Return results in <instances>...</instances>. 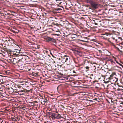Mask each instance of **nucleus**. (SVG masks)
I'll return each instance as SVG.
<instances>
[{"label": "nucleus", "instance_id": "f8f14e48", "mask_svg": "<svg viewBox=\"0 0 123 123\" xmlns=\"http://www.w3.org/2000/svg\"><path fill=\"white\" fill-rule=\"evenodd\" d=\"M66 8H68L71 7V5H72V3L70 1L68 0L66 1Z\"/></svg>", "mask_w": 123, "mask_h": 123}, {"label": "nucleus", "instance_id": "864d4df0", "mask_svg": "<svg viewBox=\"0 0 123 123\" xmlns=\"http://www.w3.org/2000/svg\"><path fill=\"white\" fill-rule=\"evenodd\" d=\"M24 85V84H22L21 85Z\"/></svg>", "mask_w": 123, "mask_h": 123}, {"label": "nucleus", "instance_id": "3c124183", "mask_svg": "<svg viewBox=\"0 0 123 123\" xmlns=\"http://www.w3.org/2000/svg\"><path fill=\"white\" fill-rule=\"evenodd\" d=\"M15 120H14V121H17V120L16 119H14Z\"/></svg>", "mask_w": 123, "mask_h": 123}, {"label": "nucleus", "instance_id": "423d86ee", "mask_svg": "<svg viewBox=\"0 0 123 123\" xmlns=\"http://www.w3.org/2000/svg\"><path fill=\"white\" fill-rule=\"evenodd\" d=\"M56 60L58 65H62L64 64L63 61L62 56L59 58H56L55 59Z\"/></svg>", "mask_w": 123, "mask_h": 123}, {"label": "nucleus", "instance_id": "7c9ffc66", "mask_svg": "<svg viewBox=\"0 0 123 123\" xmlns=\"http://www.w3.org/2000/svg\"><path fill=\"white\" fill-rule=\"evenodd\" d=\"M121 98L123 99V93L121 94Z\"/></svg>", "mask_w": 123, "mask_h": 123}, {"label": "nucleus", "instance_id": "ddd939ff", "mask_svg": "<svg viewBox=\"0 0 123 123\" xmlns=\"http://www.w3.org/2000/svg\"><path fill=\"white\" fill-rule=\"evenodd\" d=\"M116 11L113 9H111L110 10H109V13L112 16L115 15H116Z\"/></svg>", "mask_w": 123, "mask_h": 123}, {"label": "nucleus", "instance_id": "6e6552de", "mask_svg": "<svg viewBox=\"0 0 123 123\" xmlns=\"http://www.w3.org/2000/svg\"><path fill=\"white\" fill-rule=\"evenodd\" d=\"M113 74H112L111 75H110V77L106 79L105 78V82L106 83H107L109 82L110 80H111L113 78Z\"/></svg>", "mask_w": 123, "mask_h": 123}, {"label": "nucleus", "instance_id": "6e6d98bb", "mask_svg": "<svg viewBox=\"0 0 123 123\" xmlns=\"http://www.w3.org/2000/svg\"><path fill=\"white\" fill-rule=\"evenodd\" d=\"M95 100H97V99L95 98Z\"/></svg>", "mask_w": 123, "mask_h": 123}, {"label": "nucleus", "instance_id": "f3484780", "mask_svg": "<svg viewBox=\"0 0 123 123\" xmlns=\"http://www.w3.org/2000/svg\"><path fill=\"white\" fill-rule=\"evenodd\" d=\"M25 64V63L21 60H19L17 64L18 66L22 67Z\"/></svg>", "mask_w": 123, "mask_h": 123}, {"label": "nucleus", "instance_id": "e433bc0d", "mask_svg": "<svg viewBox=\"0 0 123 123\" xmlns=\"http://www.w3.org/2000/svg\"><path fill=\"white\" fill-rule=\"evenodd\" d=\"M64 69H65V71H67V70H69V68H65Z\"/></svg>", "mask_w": 123, "mask_h": 123}, {"label": "nucleus", "instance_id": "9b49d317", "mask_svg": "<svg viewBox=\"0 0 123 123\" xmlns=\"http://www.w3.org/2000/svg\"><path fill=\"white\" fill-rule=\"evenodd\" d=\"M66 1L65 0H62L61 3H60V5L59 6L63 8V7H65L66 8Z\"/></svg>", "mask_w": 123, "mask_h": 123}, {"label": "nucleus", "instance_id": "13d9d810", "mask_svg": "<svg viewBox=\"0 0 123 123\" xmlns=\"http://www.w3.org/2000/svg\"><path fill=\"white\" fill-rule=\"evenodd\" d=\"M8 89H10V88H8Z\"/></svg>", "mask_w": 123, "mask_h": 123}, {"label": "nucleus", "instance_id": "de8ad7c7", "mask_svg": "<svg viewBox=\"0 0 123 123\" xmlns=\"http://www.w3.org/2000/svg\"><path fill=\"white\" fill-rule=\"evenodd\" d=\"M99 52H102V51L101 50H99Z\"/></svg>", "mask_w": 123, "mask_h": 123}, {"label": "nucleus", "instance_id": "9d476101", "mask_svg": "<svg viewBox=\"0 0 123 123\" xmlns=\"http://www.w3.org/2000/svg\"><path fill=\"white\" fill-rule=\"evenodd\" d=\"M47 115L49 117L52 118H55L57 117L56 114L54 113L50 112L48 113Z\"/></svg>", "mask_w": 123, "mask_h": 123}, {"label": "nucleus", "instance_id": "4d7b16f0", "mask_svg": "<svg viewBox=\"0 0 123 123\" xmlns=\"http://www.w3.org/2000/svg\"><path fill=\"white\" fill-rule=\"evenodd\" d=\"M54 62H55V61H54Z\"/></svg>", "mask_w": 123, "mask_h": 123}, {"label": "nucleus", "instance_id": "cd10ccee", "mask_svg": "<svg viewBox=\"0 0 123 123\" xmlns=\"http://www.w3.org/2000/svg\"><path fill=\"white\" fill-rule=\"evenodd\" d=\"M17 87L19 88H21L22 87V86H21L19 85H17Z\"/></svg>", "mask_w": 123, "mask_h": 123}, {"label": "nucleus", "instance_id": "603ef678", "mask_svg": "<svg viewBox=\"0 0 123 123\" xmlns=\"http://www.w3.org/2000/svg\"><path fill=\"white\" fill-rule=\"evenodd\" d=\"M36 0H32L34 1H35Z\"/></svg>", "mask_w": 123, "mask_h": 123}, {"label": "nucleus", "instance_id": "bb28decb", "mask_svg": "<svg viewBox=\"0 0 123 123\" xmlns=\"http://www.w3.org/2000/svg\"><path fill=\"white\" fill-rule=\"evenodd\" d=\"M55 9L56 10H62V9L60 8H55Z\"/></svg>", "mask_w": 123, "mask_h": 123}, {"label": "nucleus", "instance_id": "2f4dec72", "mask_svg": "<svg viewBox=\"0 0 123 123\" xmlns=\"http://www.w3.org/2000/svg\"><path fill=\"white\" fill-rule=\"evenodd\" d=\"M95 73H96V74L97 73H98V70H97L96 71L95 70L94 71Z\"/></svg>", "mask_w": 123, "mask_h": 123}, {"label": "nucleus", "instance_id": "ea45409f", "mask_svg": "<svg viewBox=\"0 0 123 123\" xmlns=\"http://www.w3.org/2000/svg\"><path fill=\"white\" fill-rule=\"evenodd\" d=\"M117 85L118 86H119V87H121V86H120L119 85V84L118 83H117Z\"/></svg>", "mask_w": 123, "mask_h": 123}, {"label": "nucleus", "instance_id": "bf43d9fd", "mask_svg": "<svg viewBox=\"0 0 123 123\" xmlns=\"http://www.w3.org/2000/svg\"><path fill=\"white\" fill-rule=\"evenodd\" d=\"M117 67H118L117 66Z\"/></svg>", "mask_w": 123, "mask_h": 123}, {"label": "nucleus", "instance_id": "393cba45", "mask_svg": "<svg viewBox=\"0 0 123 123\" xmlns=\"http://www.w3.org/2000/svg\"><path fill=\"white\" fill-rule=\"evenodd\" d=\"M11 43H14V40H13L12 39H9L8 40Z\"/></svg>", "mask_w": 123, "mask_h": 123}, {"label": "nucleus", "instance_id": "680f3d73", "mask_svg": "<svg viewBox=\"0 0 123 123\" xmlns=\"http://www.w3.org/2000/svg\"><path fill=\"white\" fill-rule=\"evenodd\" d=\"M117 67H118L117 66Z\"/></svg>", "mask_w": 123, "mask_h": 123}, {"label": "nucleus", "instance_id": "412c9836", "mask_svg": "<svg viewBox=\"0 0 123 123\" xmlns=\"http://www.w3.org/2000/svg\"><path fill=\"white\" fill-rule=\"evenodd\" d=\"M30 91L29 90H26L25 89H24L23 90H20L19 91H18L19 92H29Z\"/></svg>", "mask_w": 123, "mask_h": 123}, {"label": "nucleus", "instance_id": "c03bdc74", "mask_svg": "<svg viewBox=\"0 0 123 123\" xmlns=\"http://www.w3.org/2000/svg\"><path fill=\"white\" fill-rule=\"evenodd\" d=\"M73 73H76V72H75V71H73Z\"/></svg>", "mask_w": 123, "mask_h": 123}, {"label": "nucleus", "instance_id": "dca6fc26", "mask_svg": "<svg viewBox=\"0 0 123 123\" xmlns=\"http://www.w3.org/2000/svg\"><path fill=\"white\" fill-rule=\"evenodd\" d=\"M20 52V51L18 49H15V50L13 51V54L14 56H18L19 55V53Z\"/></svg>", "mask_w": 123, "mask_h": 123}, {"label": "nucleus", "instance_id": "b1692460", "mask_svg": "<svg viewBox=\"0 0 123 123\" xmlns=\"http://www.w3.org/2000/svg\"><path fill=\"white\" fill-rule=\"evenodd\" d=\"M108 61L109 62H111V63L113 64L115 63L111 59H109L108 60Z\"/></svg>", "mask_w": 123, "mask_h": 123}, {"label": "nucleus", "instance_id": "0eeeda50", "mask_svg": "<svg viewBox=\"0 0 123 123\" xmlns=\"http://www.w3.org/2000/svg\"><path fill=\"white\" fill-rule=\"evenodd\" d=\"M60 25L64 27H67L68 25V22L67 21H61L60 22Z\"/></svg>", "mask_w": 123, "mask_h": 123}, {"label": "nucleus", "instance_id": "4468645a", "mask_svg": "<svg viewBox=\"0 0 123 123\" xmlns=\"http://www.w3.org/2000/svg\"><path fill=\"white\" fill-rule=\"evenodd\" d=\"M47 42H55V40L54 39L49 37H48L47 39Z\"/></svg>", "mask_w": 123, "mask_h": 123}, {"label": "nucleus", "instance_id": "39448f33", "mask_svg": "<svg viewBox=\"0 0 123 123\" xmlns=\"http://www.w3.org/2000/svg\"><path fill=\"white\" fill-rule=\"evenodd\" d=\"M18 58L16 57L15 58H11L9 59V62H12L13 64L16 65H17L18 62L19 61L18 60Z\"/></svg>", "mask_w": 123, "mask_h": 123}, {"label": "nucleus", "instance_id": "c85d7f7f", "mask_svg": "<svg viewBox=\"0 0 123 123\" xmlns=\"http://www.w3.org/2000/svg\"><path fill=\"white\" fill-rule=\"evenodd\" d=\"M117 49L120 52H122V53H123V52L122 51H121L119 49V48L117 47Z\"/></svg>", "mask_w": 123, "mask_h": 123}, {"label": "nucleus", "instance_id": "f257e3e1", "mask_svg": "<svg viewBox=\"0 0 123 123\" xmlns=\"http://www.w3.org/2000/svg\"><path fill=\"white\" fill-rule=\"evenodd\" d=\"M12 12L10 10L4 11L3 13H1V16H3L6 19H9L14 16L12 14Z\"/></svg>", "mask_w": 123, "mask_h": 123}, {"label": "nucleus", "instance_id": "052dcab7", "mask_svg": "<svg viewBox=\"0 0 123 123\" xmlns=\"http://www.w3.org/2000/svg\"><path fill=\"white\" fill-rule=\"evenodd\" d=\"M117 67H118L117 66Z\"/></svg>", "mask_w": 123, "mask_h": 123}, {"label": "nucleus", "instance_id": "a18cd8bd", "mask_svg": "<svg viewBox=\"0 0 123 123\" xmlns=\"http://www.w3.org/2000/svg\"><path fill=\"white\" fill-rule=\"evenodd\" d=\"M2 13L1 12V10L0 9V14L1 15V13Z\"/></svg>", "mask_w": 123, "mask_h": 123}, {"label": "nucleus", "instance_id": "4be33fe9", "mask_svg": "<svg viewBox=\"0 0 123 123\" xmlns=\"http://www.w3.org/2000/svg\"><path fill=\"white\" fill-rule=\"evenodd\" d=\"M122 40V38L120 37L117 38L115 39V41L117 42H119L120 41H121Z\"/></svg>", "mask_w": 123, "mask_h": 123}, {"label": "nucleus", "instance_id": "7ed1b4c3", "mask_svg": "<svg viewBox=\"0 0 123 123\" xmlns=\"http://www.w3.org/2000/svg\"><path fill=\"white\" fill-rule=\"evenodd\" d=\"M65 88V85L64 84H61L58 86L57 88L58 92L59 93H62L63 92L64 89Z\"/></svg>", "mask_w": 123, "mask_h": 123}, {"label": "nucleus", "instance_id": "37998d69", "mask_svg": "<svg viewBox=\"0 0 123 123\" xmlns=\"http://www.w3.org/2000/svg\"><path fill=\"white\" fill-rule=\"evenodd\" d=\"M95 40L94 39H93L91 40V41H94Z\"/></svg>", "mask_w": 123, "mask_h": 123}, {"label": "nucleus", "instance_id": "473e14b6", "mask_svg": "<svg viewBox=\"0 0 123 123\" xmlns=\"http://www.w3.org/2000/svg\"><path fill=\"white\" fill-rule=\"evenodd\" d=\"M98 82V81L96 80L94 81L93 82V84H94L95 82L97 83Z\"/></svg>", "mask_w": 123, "mask_h": 123}, {"label": "nucleus", "instance_id": "a19ab883", "mask_svg": "<svg viewBox=\"0 0 123 123\" xmlns=\"http://www.w3.org/2000/svg\"><path fill=\"white\" fill-rule=\"evenodd\" d=\"M112 39L113 40H115V39H115V37H112Z\"/></svg>", "mask_w": 123, "mask_h": 123}, {"label": "nucleus", "instance_id": "c756f323", "mask_svg": "<svg viewBox=\"0 0 123 123\" xmlns=\"http://www.w3.org/2000/svg\"><path fill=\"white\" fill-rule=\"evenodd\" d=\"M47 99H45L44 100V101H43V102H44V103H45L47 102Z\"/></svg>", "mask_w": 123, "mask_h": 123}, {"label": "nucleus", "instance_id": "5701e85b", "mask_svg": "<svg viewBox=\"0 0 123 123\" xmlns=\"http://www.w3.org/2000/svg\"><path fill=\"white\" fill-rule=\"evenodd\" d=\"M56 1L57 3H58V4H57V5L58 6H59L60 5V3H61V2L62 1L58 0H56Z\"/></svg>", "mask_w": 123, "mask_h": 123}, {"label": "nucleus", "instance_id": "20e7f679", "mask_svg": "<svg viewBox=\"0 0 123 123\" xmlns=\"http://www.w3.org/2000/svg\"><path fill=\"white\" fill-rule=\"evenodd\" d=\"M62 57L64 63L65 62L68 65L70 64V58L68 56L65 55L63 56H62Z\"/></svg>", "mask_w": 123, "mask_h": 123}, {"label": "nucleus", "instance_id": "09e8293b", "mask_svg": "<svg viewBox=\"0 0 123 123\" xmlns=\"http://www.w3.org/2000/svg\"><path fill=\"white\" fill-rule=\"evenodd\" d=\"M94 16H95L97 17V16L96 15H95V14L94 15Z\"/></svg>", "mask_w": 123, "mask_h": 123}, {"label": "nucleus", "instance_id": "79ce46f5", "mask_svg": "<svg viewBox=\"0 0 123 123\" xmlns=\"http://www.w3.org/2000/svg\"><path fill=\"white\" fill-rule=\"evenodd\" d=\"M35 72H33L32 73V74L33 75H35Z\"/></svg>", "mask_w": 123, "mask_h": 123}, {"label": "nucleus", "instance_id": "a878e982", "mask_svg": "<svg viewBox=\"0 0 123 123\" xmlns=\"http://www.w3.org/2000/svg\"><path fill=\"white\" fill-rule=\"evenodd\" d=\"M86 70V71L87 72L89 70L90 67L88 66H86L85 67Z\"/></svg>", "mask_w": 123, "mask_h": 123}, {"label": "nucleus", "instance_id": "49530a36", "mask_svg": "<svg viewBox=\"0 0 123 123\" xmlns=\"http://www.w3.org/2000/svg\"><path fill=\"white\" fill-rule=\"evenodd\" d=\"M50 54L52 55V56L54 57V56H53V55L52 54V53H51V52L50 53Z\"/></svg>", "mask_w": 123, "mask_h": 123}, {"label": "nucleus", "instance_id": "72a5a7b5", "mask_svg": "<svg viewBox=\"0 0 123 123\" xmlns=\"http://www.w3.org/2000/svg\"><path fill=\"white\" fill-rule=\"evenodd\" d=\"M74 36H76V35L75 34L73 35H72V36H71L72 38H75V37H74Z\"/></svg>", "mask_w": 123, "mask_h": 123}, {"label": "nucleus", "instance_id": "1a4fd4ad", "mask_svg": "<svg viewBox=\"0 0 123 123\" xmlns=\"http://www.w3.org/2000/svg\"><path fill=\"white\" fill-rule=\"evenodd\" d=\"M29 57L26 55H24L23 56V57L22 58L21 60L22 61L23 63L25 64L27 62L28 59H29Z\"/></svg>", "mask_w": 123, "mask_h": 123}, {"label": "nucleus", "instance_id": "aec40b11", "mask_svg": "<svg viewBox=\"0 0 123 123\" xmlns=\"http://www.w3.org/2000/svg\"><path fill=\"white\" fill-rule=\"evenodd\" d=\"M94 20H93V21L94 22V23L96 25H98V21L97 19H94Z\"/></svg>", "mask_w": 123, "mask_h": 123}, {"label": "nucleus", "instance_id": "5fc2aeb1", "mask_svg": "<svg viewBox=\"0 0 123 123\" xmlns=\"http://www.w3.org/2000/svg\"><path fill=\"white\" fill-rule=\"evenodd\" d=\"M121 104H123V103L122 102V103Z\"/></svg>", "mask_w": 123, "mask_h": 123}, {"label": "nucleus", "instance_id": "f03ea898", "mask_svg": "<svg viewBox=\"0 0 123 123\" xmlns=\"http://www.w3.org/2000/svg\"><path fill=\"white\" fill-rule=\"evenodd\" d=\"M91 6L90 8L93 10H94L97 8L98 7V3L92 0H90L89 1Z\"/></svg>", "mask_w": 123, "mask_h": 123}, {"label": "nucleus", "instance_id": "a211bd4d", "mask_svg": "<svg viewBox=\"0 0 123 123\" xmlns=\"http://www.w3.org/2000/svg\"><path fill=\"white\" fill-rule=\"evenodd\" d=\"M75 53L77 54L80 56L82 55V53L81 52L80 50H75L74 51Z\"/></svg>", "mask_w": 123, "mask_h": 123}, {"label": "nucleus", "instance_id": "2eb2a0df", "mask_svg": "<svg viewBox=\"0 0 123 123\" xmlns=\"http://www.w3.org/2000/svg\"><path fill=\"white\" fill-rule=\"evenodd\" d=\"M108 86H109L108 88L112 92H114L116 90V88L115 87H114L113 86H112L111 85H110L109 86H107V87Z\"/></svg>", "mask_w": 123, "mask_h": 123}, {"label": "nucleus", "instance_id": "f704fd0d", "mask_svg": "<svg viewBox=\"0 0 123 123\" xmlns=\"http://www.w3.org/2000/svg\"><path fill=\"white\" fill-rule=\"evenodd\" d=\"M79 40L80 41H82V42H86V41H84V40Z\"/></svg>", "mask_w": 123, "mask_h": 123}, {"label": "nucleus", "instance_id": "8fccbe9b", "mask_svg": "<svg viewBox=\"0 0 123 123\" xmlns=\"http://www.w3.org/2000/svg\"><path fill=\"white\" fill-rule=\"evenodd\" d=\"M116 62L117 63H118V64L119 63L117 61Z\"/></svg>", "mask_w": 123, "mask_h": 123}, {"label": "nucleus", "instance_id": "4c0bfd02", "mask_svg": "<svg viewBox=\"0 0 123 123\" xmlns=\"http://www.w3.org/2000/svg\"><path fill=\"white\" fill-rule=\"evenodd\" d=\"M118 64H119L120 65V66H122V67H123V65L122 64H120V63H119Z\"/></svg>", "mask_w": 123, "mask_h": 123}, {"label": "nucleus", "instance_id": "c9c22d12", "mask_svg": "<svg viewBox=\"0 0 123 123\" xmlns=\"http://www.w3.org/2000/svg\"><path fill=\"white\" fill-rule=\"evenodd\" d=\"M38 74H39L38 72H37L36 73H35V74L37 75H38Z\"/></svg>", "mask_w": 123, "mask_h": 123}, {"label": "nucleus", "instance_id": "58836bf2", "mask_svg": "<svg viewBox=\"0 0 123 123\" xmlns=\"http://www.w3.org/2000/svg\"><path fill=\"white\" fill-rule=\"evenodd\" d=\"M100 123H106L105 122H104L103 121H101L100 122Z\"/></svg>", "mask_w": 123, "mask_h": 123}, {"label": "nucleus", "instance_id": "6ab92c4d", "mask_svg": "<svg viewBox=\"0 0 123 123\" xmlns=\"http://www.w3.org/2000/svg\"><path fill=\"white\" fill-rule=\"evenodd\" d=\"M24 55H19L17 56H16L17 58H18V61L21 60L22 59V58L24 56Z\"/></svg>", "mask_w": 123, "mask_h": 123}]
</instances>
